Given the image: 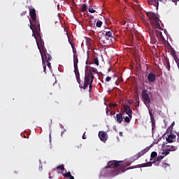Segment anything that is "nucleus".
<instances>
[{"mask_svg": "<svg viewBox=\"0 0 179 179\" xmlns=\"http://www.w3.org/2000/svg\"><path fill=\"white\" fill-rule=\"evenodd\" d=\"M107 166L101 171V174H103L105 177H115L120 173H125L127 170H129L128 166H125L122 161L113 160L108 162Z\"/></svg>", "mask_w": 179, "mask_h": 179, "instance_id": "nucleus-1", "label": "nucleus"}, {"mask_svg": "<svg viewBox=\"0 0 179 179\" xmlns=\"http://www.w3.org/2000/svg\"><path fill=\"white\" fill-rule=\"evenodd\" d=\"M89 66H85V80H84V84L80 81V84H79V87L80 89H84V90H86V88L90 85V83H93V80H94V76H93V73H92V70L88 69Z\"/></svg>", "mask_w": 179, "mask_h": 179, "instance_id": "nucleus-2", "label": "nucleus"}, {"mask_svg": "<svg viewBox=\"0 0 179 179\" xmlns=\"http://www.w3.org/2000/svg\"><path fill=\"white\" fill-rule=\"evenodd\" d=\"M146 15L148 16V19H150V23L152 26H153L154 29H159V30L162 29L160 22H159V17L156 16L155 13L147 12Z\"/></svg>", "mask_w": 179, "mask_h": 179, "instance_id": "nucleus-3", "label": "nucleus"}, {"mask_svg": "<svg viewBox=\"0 0 179 179\" xmlns=\"http://www.w3.org/2000/svg\"><path fill=\"white\" fill-rule=\"evenodd\" d=\"M30 22V29L32 30L33 33H36V36H40V32L41 30L40 29V22L37 20V18H35L34 20H32L31 21L29 20Z\"/></svg>", "mask_w": 179, "mask_h": 179, "instance_id": "nucleus-4", "label": "nucleus"}, {"mask_svg": "<svg viewBox=\"0 0 179 179\" xmlns=\"http://www.w3.org/2000/svg\"><path fill=\"white\" fill-rule=\"evenodd\" d=\"M141 96L144 104H145L146 107L149 108V107L150 106V97L149 96V94H148V90H143Z\"/></svg>", "mask_w": 179, "mask_h": 179, "instance_id": "nucleus-5", "label": "nucleus"}, {"mask_svg": "<svg viewBox=\"0 0 179 179\" xmlns=\"http://www.w3.org/2000/svg\"><path fill=\"white\" fill-rule=\"evenodd\" d=\"M41 58H42V62L43 64H45V62H48L52 59V57L51 55L48 53H47V50L43 49L42 50H40Z\"/></svg>", "mask_w": 179, "mask_h": 179, "instance_id": "nucleus-6", "label": "nucleus"}, {"mask_svg": "<svg viewBox=\"0 0 179 179\" xmlns=\"http://www.w3.org/2000/svg\"><path fill=\"white\" fill-rule=\"evenodd\" d=\"M74 73L78 85L82 86V84L80 83V73H79V69H78V59L77 61L74 60Z\"/></svg>", "mask_w": 179, "mask_h": 179, "instance_id": "nucleus-7", "label": "nucleus"}, {"mask_svg": "<svg viewBox=\"0 0 179 179\" xmlns=\"http://www.w3.org/2000/svg\"><path fill=\"white\" fill-rule=\"evenodd\" d=\"M149 149H150L149 147H147V148H144L143 150H142L141 152L136 154L134 155L135 160H138V159H139V157H142V156H143V155H145L146 152H148L149 151Z\"/></svg>", "mask_w": 179, "mask_h": 179, "instance_id": "nucleus-8", "label": "nucleus"}, {"mask_svg": "<svg viewBox=\"0 0 179 179\" xmlns=\"http://www.w3.org/2000/svg\"><path fill=\"white\" fill-rule=\"evenodd\" d=\"M99 138L102 142H106L108 139V134H107L106 131H99Z\"/></svg>", "mask_w": 179, "mask_h": 179, "instance_id": "nucleus-9", "label": "nucleus"}, {"mask_svg": "<svg viewBox=\"0 0 179 179\" xmlns=\"http://www.w3.org/2000/svg\"><path fill=\"white\" fill-rule=\"evenodd\" d=\"M29 16L31 18V20H34L35 19H37L36 15V9L34 7L31 6L29 7Z\"/></svg>", "mask_w": 179, "mask_h": 179, "instance_id": "nucleus-10", "label": "nucleus"}, {"mask_svg": "<svg viewBox=\"0 0 179 179\" xmlns=\"http://www.w3.org/2000/svg\"><path fill=\"white\" fill-rule=\"evenodd\" d=\"M124 112H126V114L130 117V118H132V109L129 106L125 105L124 106Z\"/></svg>", "mask_w": 179, "mask_h": 179, "instance_id": "nucleus-11", "label": "nucleus"}, {"mask_svg": "<svg viewBox=\"0 0 179 179\" xmlns=\"http://www.w3.org/2000/svg\"><path fill=\"white\" fill-rule=\"evenodd\" d=\"M177 149H178L177 146L169 145L167 146L166 150H164V152H166V155H169L170 152H176Z\"/></svg>", "mask_w": 179, "mask_h": 179, "instance_id": "nucleus-12", "label": "nucleus"}, {"mask_svg": "<svg viewBox=\"0 0 179 179\" xmlns=\"http://www.w3.org/2000/svg\"><path fill=\"white\" fill-rule=\"evenodd\" d=\"M148 82L150 83H153V82H156V74L153 73H150L148 76Z\"/></svg>", "mask_w": 179, "mask_h": 179, "instance_id": "nucleus-13", "label": "nucleus"}, {"mask_svg": "<svg viewBox=\"0 0 179 179\" xmlns=\"http://www.w3.org/2000/svg\"><path fill=\"white\" fill-rule=\"evenodd\" d=\"M176 135L170 134L166 138V142H168V143H173V142H176Z\"/></svg>", "mask_w": 179, "mask_h": 179, "instance_id": "nucleus-14", "label": "nucleus"}, {"mask_svg": "<svg viewBox=\"0 0 179 179\" xmlns=\"http://www.w3.org/2000/svg\"><path fill=\"white\" fill-rule=\"evenodd\" d=\"M104 33H105V37L106 40H110V38L113 37V30L104 31L103 34H104Z\"/></svg>", "mask_w": 179, "mask_h": 179, "instance_id": "nucleus-15", "label": "nucleus"}, {"mask_svg": "<svg viewBox=\"0 0 179 179\" xmlns=\"http://www.w3.org/2000/svg\"><path fill=\"white\" fill-rule=\"evenodd\" d=\"M166 156H167V155H166L165 151L163 150L162 152V155H159L158 157H157V159H155V162H162V160H163V159H164V157H166Z\"/></svg>", "mask_w": 179, "mask_h": 179, "instance_id": "nucleus-16", "label": "nucleus"}, {"mask_svg": "<svg viewBox=\"0 0 179 179\" xmlns=\"http://www.w3.org/2000/svg\"><path fill=\"white\" fill-rule=\"evenodd\" d=\"M115 118L117 122H118L119 124H121V122L124 121V118L122 117V115L121 113L117 114Z\"/></svg>", "mask_w": 179, "mask_h": 179, "instance_id": "nucleus-17", "label": "nucleus"}, {"mask_svg": "<svg viewBox=\"0 0 179 179\" xmlns=\"http://www.w3.org/2000/svg\"><path fill=\"white\" fill-rule=\"evenodd\" d=\"M80 10L81 12H86V10H87V6L86 4H83Z\"/></svg>", "mask_w": 179, "mask_h": 179, "instance_id": "nucleus-18", "label": "nucleus"}, {"mask_svg": "<svg viewBox=\"0 0 179 179\" xmlns=\"http://www.w3.org/2000/svg\"><path fill=\"white\" fill-rule=\"evenodd\" d=\"M63 176L65 178H70L71 177H73L72 175L71 174V172H67L65 174L63 175Z\"/></svg>", "mask_w": 179, "mask_h": 179, "instance_id": "nucleus-19", "label": "nucleus"}, {"mask_svg": "<svg viewBox=\"0 0 179 179\" xmlns=\"http://www.w3.org/2000/svg\"><path fill=\"white\" fill-rule=\"evenodd\" d=\"M124 122L128 123V122H131V120H132V117L129 116V117L126 116L124 117Z\"/></svg>", "mask_w": 179, "mask_h": 179, "instance_id": "nucleus-20", "label": "nucleus"}, {"mask_svg": "<svg viewBox=\"0 0 179 179\" xmlns=\"http://www.w3.org/2000/svg\"><path fill=\"white\" fill-rule=\"evenodd\" d=\"M150 117L151 122H156V120H155V116L153 115L152 112H150Z\"/></svg>", "mask_w": 179, "mask_h": 179, "instance_id": "nucleus-21", "label": "nucleus"}, {"mask_svg": "<svg viewBox=\"0 0 179 179\" xmlns=\"http://www.w3.org/2000/svg\"><path fill=\"white\" fill-rule=\"evenodd\" d=\"M96 27H101V26H103V22H101V21H100V20H99L96 23Z\"/></svg>", "mask_w": 179, "mask_h": 179, "instance_id": "nucleus-22", "label": "nucleus"}, {"mask_svg": "<svg viewBox=\"0 0 179 179\" xmlns=\"http://www.w3.org/2000/svg\"><path fill=\"white\" fill-rule=\"evenodd\" d=\"M94 64H95V65H96V66H99V58H97V57L94 58Z\"/></svg>", "mask_w": 179, "mask_h": 179, "instance_id": "nucleus-23", "label": "nucleus"}, {"mask_svg": "<svg viewBox=\"0 0 179 179\" xmlns=\"http://www.w3.org/2000/svg\"><path fill=\"white\" fill-rule=\"evenodd\" d=\"M57 169L62 170V171H64V170H65V167H64V164H62V165L58 166L57 167Z\"/></svg>", "mask_w": 179, "mask_h": 179, "instance_id": "nucleus-24", "label": "nucleus"}, {"mask_svg": "<svg viewBox=\"0 0 179 179\" xmlns=\"http://www.w3.org/2000/svg\"><path fill=\"white\" fill-rule=\"evenodd\" d=\"M156 156H157V152H152L151 153V159H155L156 158Z\"/></svg>", "mask_w": 179, "mask_h": 179, "instance_id": "nucleus-25", "label": "nucleus"}, {"mask_svg": "<svg viewBox=\"0 0 179 179\" xmlns=\"http://www.w3.org/2000/svg\"><path fill=\"white\" fill-rule=\"evenodd\" d=\"M88 10L90 13H94L96 12V10L93 9L92 7H89Z\"/></svg>", "mask_w": 179, "mask_h": 179, "instance_id": "nucleus-26", "label": "nucleus"}, {"mask_svg": "<svg viewBox=\"0 0 179 179\" xmlns=\"http://www.w3.org/2000/svg\"><path fill=\"white\" fill-rule=\"evenodd\" d=\"M166 65H167L166 68H167L168 71H170V62H169L168 59L166 60Z\"/></svg>", "mask_w": 179, "mask_h": 179, "instance_id": "nucleus-27", "label": "nucleus"}, {"mask_svg": "<svg viewBox=\"0 0 179 179\" xmlns=\"http://www.w3.org/2000/svg\"><path fill=\"white\" fill-rule=\"evenodd\" d=\"M45 64H47V66L49 68V69H51V63L50 62H45Z\"/></svg>", "mask_w": 179, "mask_h": 179, "instance_id": "nucleus-28", "label": "nucleus"}, {"mask_svg": "<svg viewBox=\"0 0 179 179\" xmlns=\"http://www.w3.org/2000/svg\"><path fill=\"white\" fill-rule=\"evenodd\" d=\"M156 127V122H152V129H155Z\"/></svg>", "mask_w": 179, "mask_h": 179, "instance_id": "nucleus-29", "label": "nucleus"}, {"mask_svg": "<svg viewBox=\"0 0 179 179\" xmlns=\"http://www.w3.org/2000/svg\"><path fill=\"white\" fill-rule=\"evenodd\" d=\"M92 72H94V73H98L97 69L92 67Z\"/></svg>", "mask_w": 179, "mask_h": 179, "instance_id": "nucleus-30", "label": "nucleus"}, {"mask_svg": "<svg viewBox=\"0 0 179 179\" xmlns=\"http://www.w3.org/2000/svg\"><path fill=\"white\" fill-rule=\"evenodd\" d=\"M109 106H110V107H117V103H110Z\"/></svg>", "mask_w": 179, "mask_h": 179, "instance_id": "nucleus-31", "label": "nucleus"}, {"mask_svg": "<svg viewBox=\"0 0 179 179\" xmlns=\"http://www.w3.org/2000/svg\"><path fill=\"white\" fill-rule=\"evenodd\" d=\"M43 72L45 73V69H47V66L45 65V63H43Z\"/></svg>", "mask_w": 179, "mask_h": 179, "instance_id": "nucleus-32", "label": "nucleus"}, {"mask_svg": "<svg viewBox=\"0 0 179 179\" xmlns=\"http://www.w3.org/2000/svg\"><path fill=\"white\" fill-rule=\"evenodd\" d=\"M87 59H89V53L87 54ZM90 64H91V63L89 62V60H87V61H86V64H87V65H90Z\"/></svg>", "mask_w": 179, "mask_h": 179, "instance_id": "nucleus-33", "label": "nucleus"}, {"mask_svg": "<svg viewBox=\"0 0 179 179\" xmlns=\"http://www.w3.org/2000/svg\"><path fill=\"white\" fill-rule=\"evenodd\" d=\"M110 80H111V77H107L106 78V82H110Z\"/></svg>", "mask_w": 179, "mask_h": 179, "instance_id": "nucleus-34", "label": "nucleus"}, {"mask_svg": "<svg viewBox=\"0 0 179 179\" xmlns=\"http://www.w3.org/2000/svg\"><path fill=\"white\" fill-rule=\"evenodd\" d=\"M157 36H162V31H156Z\"/></svg>", "mask_w": 179, "mask_h": 179, "instance_id": "nucleus-35", "label": "nucleus"}, {"mask_svg": "<svg viewBox=\"0 0 179 179\" xmlns=\"http://www.w3.org/2000/svg\"><path fill=\"white\" fill-rule=\"evenodd\" d=\"M69 44H71L72 48H73V43H72V41H71L69 40Z\"/></svg>", "mask_w": 179, "mask_h": 179, "instance_id": "nucleus-36", "label": "nucleus"}, {"mask_svg": "<svg viewBox=\"0 0 179 179\" xmlns=\"http://www.w3.org/2000/svg\"><path fill=\"white\" fill-rule=\"evenodd\" d=\"M85 134H86V132H85L84 134H83V139H86V136H85Z\"/></svg>", "mask_w": 179, "mask_h": 179, "instance_id": "nucleus-37", "label": "nucleus"}, {"mask_svg": "<svg viewBox=\"0 0 179 179\" xmlns=\"http://www.w3.org/2000/svg\"><path fill=\"white\" fill-rule=\"evenodd\" d=\"M167 166H169L166 163H164L163 164V167H164L165 169L167 167Z\"/></svg>", "mask_w": 179, "mask_h": 179, "instance_id": "nucleus-38", "label": "nucleus"}, {"mask_svg": "<svg viewBox=\"0 0 179 179\" xmlns=\"http://www.w3.org/2000/svg\"><path fill=\"white\" fill-rule=\"evenodd\" d=\"M66 130L64 129L63 131H62L61 136H62V135H64V132H66Z\"/></svg>", "mask_w": 179, "mask_h": 179, "instance_id": "nucleus-39", "label": "nucleus"}, {"mask_svg": "<svg viewBox=\"0 0 179 179\" xmlns=\"http://www.w3.org/2000/svg\"><path fill=\"white\" fill-rule=\"evenodd\" d=\"M66 179H75L73 176H71L70 178H66Z\"/></svg>", "mask_w": 179, "mask_h": 179, "instance_id": "nucleus-40", "label": "nucleus"}, {"mask_svg": "<svg viewBox=\"0 0 179 179\" xmlns=\"http://www.w3.org/2000/svg\"><path fill=\"white\" fill-rule=\"evenodd\" d=\"M90 90H92V83H90Z\"/></svg>", "mask_w": 179, "mask_h": 179, "instance_id": "nucleus-41", "label": "nucleus"}, {"mask_svg": "<svg viewBox=\"0 0 179 179\" xmlns=\"http://www.w3.org/2000/svg\"><path fill=\"white\" fill-rule=\"evenodd\" d=\"M149 167H150V166H152V162H150L148 163V165Z\"/></svg>", "mask_w": 179, "mask_h": 179, "instance_id": "nucleus-42", "label": "nucleus"}, {"mask_svg": "<svg viewBox=\"0 0 179 179\" xmlns=\"http://www.w3.org/2000/svg\"><path fill=\"white\" fill-rule=\"evenodd\" d=\"M108 72H111V69H108Z\"/></svg>", "mask_w": 179, "mask_h": 179, "instance_id": "nucleus-43", "label": "nucleus"}, {"mask_svg": "<svg viewBox=\"0 0 179 179\" xmlns=\"http://www.w3.org/2000/svg\"><path fill=\"white\" fill-rule=\"evenodd\" d=\"M177 142H178V143H179V136H178Z\"/></svg>", "mask_w": 179, "mask_h": 179, "instance_id": "nucleus-44", "label": "nucleus"}, {"mask_svg": "<svg viewBox=\"0 0 179 179\" xmlns=\"http://www.w3.org/2000/svg\"><path fill=\"white\" fill-rule=\"evenodd\" d=\"M120 136H122V132L120 133Z\"/></svg>", "mask_w": 179, "mask_h": 179, "instance_id": "nucleus-45", "label": "nucleus"}, {"mask_svg": "<svg viewBox=\"0 0 179 179\" xmlns=\"http://www.w3.org/2000/svg\"><path fill=\"white\" fill-rule=\"evenodd\" d=\"M152 36H153L152 34H150V37H152Z\"/></svg>", "mask_w": 179, "mask_h": 179, "instance_id": "nucleus-46", "label": "nucleus"}, {"mask_svg": "<svg viewBox=\"0 0 179 179\" xmlns=\"http://www.w3.org/2000/svg\"><path fill=\"white\" fill-rule=\"evenodd\" d=\"M136 107H139V103H138V105H137V106H136Z\"/></svg>", "mask_w": 179, "mask_h": 179, "instance_id": "nucleus-47", "label": "nucleus"}, {"mask_svg": "<svg viewBox=\"0 0 179 179\" xmlns=\"http://www.w3.org/2000/svg\"><path fill=\"white\" fill-rule=\"evenodd\" d=\"M178 136H179V131L177 133Z\"/></svg>", "mask_w": 179, "mask_h": 179, "instance_id": "nucleus-48", "label": "nucleus"}, {"mask_svg": "<svg viewBox=\"0 0 179 179\" xmlns=\"http://www.w3.org/2000/svg\"><path fill=\"white\" fill-rule=\"evenodd\" d=\"M174 124H175V123H174V122H173L172 123V125H174Z\"/></svg>", "mask_w": 179, "mask_h": 179, "instance_id": "nucleus-49", "label": "nucleus"}, {"mask_svg": "<svg viewBox=\"0 0 179 179\" xmlns=\"http://www.w3.org/2000/svg\"><path fill=\"white\" fill-rule=\"evenodd\" d=\"M49 178H51V176H50Z\"/></svg>", "mask_w": 179, "mask_h": 179, "instance_id": "nucleus-50", "label": "nucleus"}, {"mask_svg": "<svg viewBox=\"0 0 179 179\" xmlns=\"http://www.w3.org/2000/svg\"><path fill=\"white\" fill-rule=\"evenodd\" d=\"M64 1H66V0H64Z\"/></svg>", "mask_w": 179, "mask_h": 179, "instance_id": "nucleus-51", "label": "nucleus"}]
</instances>
